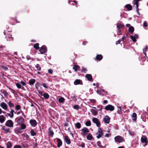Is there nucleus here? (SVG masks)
I'll return each mask as SVG.
<instances>
[{"mask_svg": "<svg viewBox=\"0 0 148 148\" xmlns=\"http://www.w3.org/2000/svg\"><path fill=\"white\" fill-rule=\"evenodd\" d=\"M75 126L77 128L79 129L81 127V124L79 123L78 122L76 124Z\"/></svg>", "mask_w": 148, "mask_h": 148, "instance_id": "obj_37", "label": "nucleus"}, {"mask_svg": "<svg viewBox=\"0 0 148 148\" xmlns=\"http://www.w3.org/2000/svg\"><path fill=\"white\" fill-rule=\"evenodd\" d=\"M115 141L118 143H122L123 141H124L123 138L120 136H118L115 137Z\"/></svg>", "mask_w": 148, "mask_h": 148, "instance_id": "obj_3", "label": "nucleus"}, {"mask_svg": "<svg viewBox=\"0 0 148 148\" xmlns=\"http://www.w3.org/2000/svg\"><path fill=\"white\" fill-rule=\"evenodd\" d=\"M7 41H12L13 40V38L12 37V35L10 34H8L5 37Z\"/></svg>", "mask_w": 148, "mask_h": 148, "instance_id": "obj_18", "label": "nucleus"}, {"mask_svg": "<svg viewBox=\"0 0 148 148\" xmlns=\"http://www.w3.org/2000/svg\"><path fill=\"white\" fill-rule=\"evenodd\" d=\"M0 106L5 110H6L7 108V105L4 102H2L0 104Z\"/></svg>", "mask_w": 148, "mask_h": 148, "instance_id": "obj_19", "label": "nucleus"}, {"mask_svg": "<svg viewBox=\"0 0 148 148\" xmlns=\"http://www.w3.org/2000/svg\"><path fill=\"white\" fill-rule=\"evenodd\" d=\"M80 68V66L78 65H75L73 69L76 72L77 71V69Z\"/></svg>", "mask_w": 148, "mask_h": 148, "instance_id": "obj_32", "label": "nucleus"}, {"mask_svg": "<svg viewBox=\"0 0 148 148\" xmlns=\"http://www.w3.org/2000/svg\"><path fill=\"white\" fill-rule=\"evenodd\" d=\"M1 68H2L3 69H4L5 71H6L8 69V68L4 65L1 66Z\"/></svg>", "mask_w": 148, "mask_h": 148, "instance_id": "obj_47", "label": "nucleus"}, {"mask_svg": "<svg viewBox=\"0 0 148 148\" xmlns=\"http://www.w3.org/2000/svg\"><path fill=\"white\" fill-rule=\"evenodd\" d=\"M21 108V106L19 105H18L16 106L15 108L17 110H19Z\"/></svg>", "mask_w": 148, "mask_h": 148, "instance_id": "obj_49", "label": "nucleus"}, {"mask_svg": "<svg viewBox=\"0 0 148 148\" xmlns=\"http://www.w3.org/2000/svg\"><path fill=\"white\" fill-rule=\"evenodd\" d=\"M120 42H121L119 40L116 42V45H117L119 44L120 43Z\"/></svg>", "mask_w": 148, "mask_h": 148, "instance_id": "obj_64", "label": "nucleus"}, {"mask_svg": "<svg viewBox=\"0 0 148 148\" xmlns=\"http://www.w3.org/2000/svg\"><path fill=\"white\" fill-rule=\"evenodd\" d=\"M103 58V56L101 54L98 55L97 56L96 58L97 60H101Z\"/></svg>", "mask_w": 148, "mask_h": 148, "instance_id": "obj_27", "label": "nucleus"}, {"mask_svg": "<svg viewBox=\"0 0 148 148\" xmlns=\"http://www.w3.org/2000/svg\"><path fill=\"white\" fill-rule=\"evenodd\" d=\"M82 132L81 133V134L83 136L86 135L89 132V130L88 128L85 127L82 129Z\"/></svg>", "mask_w": 148, "mask_h": 148, "instance_id": "obj_5", "label": "nucleus"}, {"mask_svg": "<svg viewBox=\"0 0 148 148\" xmlns=\"http://www.w3.org/2000/svg\"><path fill=\"white\" fill-rule=\"evenodd\" d=\"M23 134L24 135L25 137L27 139H28L30 138L29 136L27 134Z\"/></svg>", "mask_w": 148, "mask_h": 148, "instance_id": "obj_51", "label": "nucleus"}, {"mask_svg": "<svg viewBox=\"0 0 148 148\" xmlns=\"http://www.w3.org/2000/svg\"><path fill=\"white\" fill-rule=\"evenodd\" d=\"M125 7V8H126L129 11L131 10L132 9V6L130 4H127L126 5Z\"/></svg>", "mask_w": 148, "mask_h": 148, "instance_id": "obj_23", "label": "nucleus"}, {"mask_svg": "<svg viewBox=\"0 0 148 148\" xmlns=\"http://www.w3.org/2000/svg\"><path fill=\"white\" fill-rule=\"evenodd\" d=\"M105 109L107 110H110L112 111L114 110V107L111 105H108L105 107Z\"/></svg>", "mask_w": 148, "mask_h": 148, "instance_id": "obj_10", "label": "nucleus"}, {"mask_svg": "<svg viewBox=\"0 0 148 148\" xmlns=\"http://www.w3.org/2000/svg\"><path fill=\"white\" fill-rule=\"evenodd\" d=\"M64 140L67 144L69 145L71 143L70 139L68 138V136H65Z\"/></svg>", "mask_w": 148, "mask_h": 148, "instance_id": "obj_22", "label": "nucleus"}, {"mask_svg": "<svg viewBox=\"0 0 148 148\" xmlns=\"http://www.w3.org/2000/svg\"><path fill=\"white\" fill-rule=\"evenodd\" d=\"M5 125L9 127H12L13 125V123L11 120H9L6 122Z\"/></svg>", "mask_w": 148, "mask_h": 148, "instance_id": "obj_11", "label": "nucleus"}, {"mask_svg": "<svg viewBox=\"0 0 148 148\" xmlns=\"http://www.w3.org/2000/svg\"><path fill=\"white\" fill-rule=\"evenodd\" d=\"M73 108L74 109H76L77 110L80 109V108H79V106L77 105H74L73 107Z\"/></svg>", "mask_w": 148, "mask_h": 148, "instance_id": "obj_41", "label": "nucleus"}, {"mask_svg": "<svg viewBox=\"0 0 148 148\" xmlns=\"http://www.w3.org/2000/svg\"><path fill=\"white\" fill-rule=\"evenodd\" d=\"M39 49V51L42 54L45 53L47 51V48L45 45H42Z\"/></svg>", "mask_w": 148, "mask_h": 148, "instance_id": "obj_2", "label": "nucleus"}, {"mask_svg": "<svg viewBox=\"0 0 148 148\" xmlns=\"http://www.w3.org/2000/svg\"><path fill=\"white\" fill-rule=\"evenodd\" d=\"M48 132L49 133V135L52 137L54 135V132L51 127H50L49 128Z\"/></svg>", "mask_w": 148, "mask_h": 148, "instance_id": "obj_16", "label": "nucleus"}, {"mask_svg": "<svg viewBox=\"0 0 148 148\" xmlns=\"http://www.w3.org/2000/svg\"><path fill=\"white\" fill-rule=\"evenodd\" d=\"M35 82V80L34 79H31L29 81V84L30 85H33Z\"/></svg>", "mask_w": 148, "mask_h": 148, "instance_id": "obj_29", "label": "nucleus"}, {"mask_svg": "<svg viewBox=\"0 0 148 148\" xmlns=\"http://www.w3.org/2000/svg\"><path fill=\"white\" fill-rule=\"evenodd\" d=\"M92 121L94 123L96 124L97 127H100L101 125L100 123L99 120L97 118H93L92 119Z\"/></svg>", "mask_w": 148, "mask_h": 148, "instance_id": "obj_6", "label": "nucleus"}, {"mask_svg": "<svg viewBox=\"0 0 148 148\" xmlns=\"http://www.w3.org/2000/svg\"><path fill=\"white\" fill-rule=\"evenodd\" d=\"M42 85L45 88H48V86H47V85L46 84L44 83V84H43Z\"/></svg>", "mask_w": 148, "mask_h": 148, "instance_id": "obj_60", "label": "nucleus"}, {"mask_svg": "<svg viewBox=\"0 0 148 148\" xmlns=\"http://www.w3.org/2000/svg\"><path fill=\"white\" fill-rule=\"evenodd\" d=\"M148 48V46H146V47L143 49V53L145 54V55H146V52L147 51V49Z\"/></svg>", "mask_w": 148, "mask_h": 148, "instance_id": "obj_40", "label": "nucleus"}, {"mask_svg": "<svg viewBox=\"0 0 148 148\" xmlns=\"http://www.w3.org/2000/svg\"><path fill=\"white\" fill-rule=\"evenodd\" d=\"M124 27V25L123 24L120 23L118 24L117 25V27L118 29L123 28Z\"/></svg>", "mask_w": 148, "mask_h": 148, "instance_id": "obj_30", "label": "nucleus"}, {"mask_svg": "<svg viewBox=\"0 0 148 148\" xmlns=\"http://www.w3.org/2000/svg\"><path fill=\"white\" fill-rule=\"evenodd\" d=\"M90 102L92 103H96V101L94 99H91L90 100Z\"/></svg>", "mask_w": 148, "mask_h": 148, "instance_id": "obj_55", "label": "nucleus"}, {"mask_svg": "<svg viewBox=\"0 0 148 148\" xmlns=\"http://www.w3.org/2000/svg\"><path fill=\"white\" fill-rule=\"evenodd\" d=\"M30 133L31 135L32 136H36V133L33 130H31Z\"/></svg>", "mask_w": 148, "mask_h": 148, "instance_id": "obj_38", "label": "nucleus"}, {"mask_svg": "<svg viewBox=\"0 0 148 148\" xmlns=\"http://www.w3.org/2000/svg\"><path fill=\"white\" fill-rule=\"evenodd\" d=\"M21 125V127H20L21 130H24L26 127V126L25 124L22 123L21 125Z\"/></svg>", "mask_w": 148, "mask_h": 148, "instance_id": "obj_34", "label": "nucleus"}, {"mask_svg": "<svg viewBox=\"0 0 148 148\" xmlns=\"http://www.w3.org/2000/svg\"><path fill=\"white\" fill-rule=\"evenodd\" d=\"M10 132L9 129H5L4 130L5 133H7Z\"/></svg>", "mask_w": 148, "mask_h": 148, "instance_id": "obj_54", "label": "nucleus"}, {"mask_svg": "<svg viewBox=\"0 0 148 148\" xmlns=\"http://www.w3.org/2000/svg\"><path fill=\"white\" fill-rule=\"evenodd\" d=\"M118 33L119 35H120L121 34V31L120 30H119V29H118Z\"/></svg>", "mask_w": 148, "mask_h": 148, "instance_id": "obj_63", "label": "nucleus"}, {"mask_svg": "<svg viewBox=\"0 0 148 148\" xmlns=\"http://www.w3.org/2000/svg\"><path fill=\"white\" fill-rule=\"evenodd\" d=\"M141 141L142 143H145L147 145L148 142L147 137L145 136H143L141 138Z\"/></svg>", "mask_w": 148, "mask_h": 148, "instance_id": "obj_13", "label": "nucleus"}, {"mask_svg": "<svg viewBox=\"0 0 148 148\" xmlns=\"http://www.w3.org/2000/svg\"><path fill=\"white\" fill-rule=\"evenodd\" d=\"M16 86L18 88H21V84L19 83H16Z\"/></svg>", "mask_w": 148, "mask_h": 148, "instance_id": "obj_48", "label": "nucleus"}, {"mask_svg": "<svg viewBox=\"0 0 148 148\" xmlns=\"http://www.w3.org/2000/svg\"><path fill=\"white\" fill-rule=\"evenodd\" d=\"M86 138L87 140H91L92 139L93 137L91 134L89 133L87 135Z\"/></svg>", "mask_w": 148, "mask_h": 148, "instance_id": "obj_28", "label": "nucleus"}, {"mask_svg": "<svg viewBox=\"0 0 148 148\" xmlns=\"http://www.w3.org/2000/svg\"><path fill=\"white\" fill-rule=\"evenodd\" d=\"M29 123L31 125L34 127H35L37 125V123L36 120L34 119H30L29 120Z\"/></svg>", "mask_w": 148, "mask_h": 148, "instance_id": "obj_12", "label": "nucleus"}, {"mask_svg": "<svg viewBox=\"0 0 148 148\" xmlns=\"http://www.w3.org/2000/svg\"><path fill=\"white\" fill-rule=\"evenodd\" d=\"M10 114H8V115L10 116L11 118H12L14 116V113H10Z\"/></svg>", "mask_w": 148, "mask_h": 148, "instance_id": "obj_56", "label": "nucleus"}, {"mask_svg": "<svg viewBox=\"0 0 148 148\" xmlns=\"http://www.w3.org/2000/svg\"><path fill=\"white\" fill-rule=\"evenodd\" d=\"M8 105L10 107H14V105L11 101H10L8 103Z\"/></svg>", "mask_w": 148, "mask_h": 148, "instance_id": "obj_46", "label": "nucleus"}, {"mask_svg": "<svg viewBox=\"0 0 148 148\" xmlns=\"http://www.w3.org/2000/svg\"><path fill=\"white\" fill-rule=\"evenodd\" d=\"M39 44L38 43H37L33 45V47L36 50H38L39 49Z\"/></svg>", "mask_w": 148, "mask_h": 148, "instance_id": "obj_31", "label": "nucleus"}, {"mask_svg": "<svg viewBox=\"0 0 148 148\" xmlns=\"http://www.w3.org/2000/svg\"><path fill=\"white\" fill-rule=\"evenodd\" d=\"M21 129L20 127H16L15 130V132L17 134L18 133H21Z\"/></svg>", "mask_w": 148, "mask_h": 148, "instance_id": "obj_24", "label": "nucleus"}, {"mask_svg": "<svg viewBox=\"0 0 148 148\" xmlns=\"http://www.w3.org/2000/svg\"><path fill=\"white\" fill-rule=\"evenodd\" d=\"M134 27L133 26H131L129 27L128 29V31L129 32L132 34L134 32Z\"/></svg>", "mask_w": 148, "mask_h": 148, "instance_id": "obj_26", "label": "nucleus"}, {"mask_svg": "<svg viewBox=\"0 0 148 148\" xmlns=\"http://www.w3.org/2000/svg\"><path fill=\"white\" fill-rule=\"evenodd\" d=\"M131 117L133 120L134 121H136L137 118V115L136 113H133L131 115Z\"/></svg>", "mask_w": 148, "mask_h": 148, "instance_id": "obj_17", "label": "nucleus"}, {"mask_svg": "<svg viewBox=\"0 0 148 148\" xmlns=\"http://www.w3.org/2000/svg\"><path fill=\"white\" fill-rule=\"evenodd\" d=\"M13 148H21V147L20 145H16L14 146Z\"/></svg>", "mask_w": 148, "mask_h": 148, "instance_id": "obj_57", "label": "nucleus"}, {"mask_svg": "<svg viewBox=\"0 0 148 148\" xmlns=\"http://www.w3.org/2000/svg\"><path fill=\"white\" fill-rule=\"evenodd\" d=\"M36 67L38 71H40L41 69V67L38 64L36 65Z\"/></svg>", "mask_w": 148, "mask_h": 148, "instance_id": "obj_45", "label": "nucleus"}, {"mask_svg": "<svg viewBox=\"0 0 148 148\" xmlns=\"http://www.w3.org/2000/svg\"><path fill=\"white\" fill-rule=\"evenodd\" d=\"M98 134V135L97 136V138H99L102 136L103 134L101 128L99 127L98 132L96 134Z\"/></svg>", "mask_w": 148, "mask_h": 148, "instance_id": "obj_8", "label": "nucleus"}, {"mask_svg": "<svg viewBox=\"0 0 148 148\" xmlns=\"http://www.w3.org/2000/svg\"><path fill=\"white\" fill-rule=\"evenodd\" d=\"M97 92L98 94H99V95H101L102 96H103L104 95H103V94H102V93L101 92V91L100 90H97Z\"/></svg>", "mask_w": 148, "mask_h": 148, "instance_id": "obj_52", "label": "nucleus"}, {"mask_svg": "<svg viewBox=\"0 0 148 148\" xmlns=\"http://www.w3.org/2000/svg\"><path fill=\"white\" fill-rule=\"evenodd\" d=\"M38 93L41 96L43 95V92H42V91H38Z\"/></svg>", "mask_w": 148, "mask_h": 148, "instance_id": "obj_62", "label": "nucleus"}, {"mask_svg": "<svg viewBox=\"0 0 148 148\" xmlns=\"http://www.w3.org/2000/svg\"><path fill=\"white\" fill-rule=\"evenodd\" d=\"M86 77L89 81H91L92 79V77L91 74H86L85 76Z\"/></svg>", "mask_w": 148, "mask_h": 148, "instance_id": "obj_20", "label": "nucleus"}, {"mask_svg": "<svg viewBox=\"0 0 148 148\" xmlns=\"http://www.w3.org/2000/svg\"><path fill=\"white\" fill-rule=\"evenodd\" d=\"M20 83L23 86H25L26 85L25 83L22 81Z\"/></svg>", "mask_w": 148, "mask_h": 148, "instance_id": "obj_59", "label": "nucleus"}, {"mask_svg": "<svg viewBox=\"0 0 148 148\" xmlns=\"http://www.w3.org/2000/svg\"><path fill=\"white\" fill-rule=\"evenodd\" d=\"M86 125L87 126H90L91 125V122L90 121H87L85 123Z\"/></svg>", "mask_w": 148, "mask_h": 148, "instance_id": "obj_42", "label": "nucleus"}, {"mask_svg": "<svg viewBox=\"0 0 148 148\" xmlns=\"http://www.w3.org/2000/svg\"><path fill=\"white\" fill-rule=\"evenodd\" d=\"M43 96L44 97L47 99H48L49 97V95L47 93L43 94Z\"/></svg>", "mask_w": 148, "mask_h": 148, "instance_id": "obj_39", "label": "nucleus"}, {"mask_svg": "<svg viewBox=\"0 0 148 148\" xmlns=\"http://www.w3.org/2000/svg\"><path fill=\"white\" fill-rule=\"evenodd\" d=\"M1 92L4 94V96L5 97H7L8 96V93L5 90H2L1 91Z\"/></svg>", "mask_w": 148, "mask_h": 148, "instance_id": "obj_33", "label": "nucleus"}, {"mask_svg": "<svg viewBox=\"0 0 148 148\" xmlns=\"http://www.w3.org/2000/svg\"><path fill=\"white\" fill-rule=\"evenodd\" d=\"M141 0H134V5H136V11L137 13H139V8H138L139 6V1H140Z\"/></svg>", "mask_w": 148, "mask_h": 148, "instance_id": "obj_9", "label": "nucleus"}, {"mask_svg": "<svg viewBox=\"0 0 148 148\" xmlns=\"http://www.w3.org/2000/svg\"><path fill=\"white\" fill-rule=\"evenodd\" d=\"M97 145L99 147H102V146L101 145V143L100 141H98L97 142Z\"/></svg>", "mask_w": 148, "mask_h": 148, "instance_id": "obj_50", "label": "nucleus"}, {"mask_svg": "<svg viewBox=\"0 0 148 148\" xmlns=\"http://www.w3.org/2000/svg\"><path fill=\"white\" fill-rule=\"evenodd\" d=\"M130 38L132 39V41L134 42H136V38H135V37H134L132 36H131L130 37Z\"/></svg>", "mask_w": 148, "mask_h": 148, "instance_id": "obj_43", "label": "nucleus"}, {"mask_svg": "<svg viewBox=\"0 0 148 148\" xmlns=\"http://www.w3.org/2000/svg\"><path fill=\"white\" fill-rule=\"evenodd\" d=\"M74 84L75 85L79 84L82 85L83 82L81 80H80L79 79H76L74 81Z\"/></svg>", "mask_w": 148, "mask_h": 148, "instance_id": "obj_14", "label": "nucleus"}, {"mask_svg": "<svg viewBox=\"0 0 148 148\" xmlns=\"http://www.w3.org/2000/svg\"><path fill=\"white\" fill-rule=\"evenodd\" d=\"M5 119L3 115H0V122L1 123H3L5 121Z\"/></svg>", "mask_w": 148, "mask_h": 148, "instance_id": "obj_25", "label": "nucleus"}, {"mask_svg": "<svg viewBox=\"0 0 148 148\" xmlns=\"http://www.w3.org/2000/svg\"><path fill=\"white\" fill-rule=\"evenodd\" d=\"M100 107H101L100 109H99L97 111L96 110V107H92L93 108H94L95 109H91L90 110V111L92 113V115H93L94 116H96L97 115V112L98 111H101V110L102 109V106H100Z\"/></svg>", "mask_w": 148, "mask_h": 148, "instance_id": "obj_1", "label": "nucleus"}, {"mask_svg": "<svg viewBox=\"0 0 148 148\" xmlns=\"http://www.w3.org/2000/svg\"><path fill=\"white\" fill-rule=\"evenodd\" d=\"M57 142L58 143L57 147L59 148L62 145V142L61 140L59 138H58L57 139Z\"/></svg>", "mask_w": 148, "mask_h": 148, "instance_id": "obj_21", "label": "nucleus"}, {"mask_svg": "<svg viewBox=\"0 0 148 148\" xmlns=\"http://www.w3.org/2000/svg\"><path fill=\"white\" fill-rule=\"evenodd\" d=\"M143 26L145 27H147V24L146 22H144L143 23Z\"/></svg>", "mask_w": 148, "mask_h": 148, "instance_id": "obj_61", "label": "nucleus"}, {"mask_svg": "<svg viewBox=\"0 0 148 148\" xmlns=\"http://www.w3.org/2000/svg\"><path fill=\"white\" fill-rule=\"evenodd\" d=\"M15 121H16L17 124L19 125L23 123L25 120L23 118L21 117L20 118L18 117H16L15 119Z\"/></svg>", "mask_w": 148, "mask_h": 148, "instance_id": "obj_4", "label": "nucleus"}, {"mask_svg": "<svg viewBox=\"0 0 148 148\" xmlns=\"http://www.w3.org/2000/svg\"><path fill=\"white\" fill-rule=\"evenodd\" d=\"M87 71V70L86 68H84V67H82V69L81 71V72H85V71Z\"/></svg>", "mask_w": 148, "mask_h": 148, "instance_id": "obj_53", "label": "nucleus"}, {"mask_svg": "<svg viewBox=\"0 0 148 148\" xmlns=\"http://www.w3.org/2000/svg\"><path fill=\"white\" fill-rule=\"evenodd\" d=\"M14 19L12 18H10L8 20V21L9 22V23L10 24H11L12 25H13L14 24V23H12V22H11V21L12 20H13Z\"/></svg>", "mask_w": 148, "mask_h": 148, "instance_id": "obj_44", "label": "nucleus"}, {"mask_svg": "<svg viewBox=\"0 0 148 148\" xmlns=\"http://www.w3.org/2000/svg\"><path fill=\"white\" fill-rule=\"evenodd\" d=\"M98 134V135L97 136V138H99L102 136L103 134L101 128L99 127L98 132L96 134Z\"/></svg>", "mask_w": 148, "mask_h": 148, "instance_id": "obj_7", "label": "nucleus"}, {"mask_svg": "<svg viewBox=\"0 0 148 148\" xmlns=\"http://www.w3.org/2000/svg\"><path fill=\"white\" fill-rule=\"evenodd\" d=\"M65 101L64 99L62 97H61L60 98L58 99V101L60 103H63L64 101Z\"/></svg>", "mask_w": 148, "mask_h": 148, "instance_id": "obj_36", "label": "nucleus"}, {"mask_svg": "<svg viewBox=\"0 0 148 148\" xmlns=\"http://www.w3.org/2000/svg\"><path fill=\"white\" fill-rule=\"evenodd\" d=\"M103 120L105 123H109L110 121V118L108 116H105Z\"/></svg>", "mask_w": 148, "mask_h": 148, "instance_id": "obj_15", "label": "nucleus"}, {"mask_svg": "<svg viewBox=\"0 0 148 148\" xmlns=\"http://www.w3.org/2000/svg\"><path fill=\"white\" fill-rule=\"evenodd\" d=\"M53 71L52 70L49 69L48 70V72L49 73L52 74L53 73Z\"/></svg>", "mask_w": 148, "mask_h": 148, "instance_id": "obj_58", "label": "nucleus"}, {"mask_svg": "<svg viewBox=\"0 0 148 148\" xmlns=\"http://www.w3.org/2000/svg\"><path fill=\"white\" fill-rule=\"evenodd\" d=\"M12 147V144L10 142H8L7 143V148H11Z\"/></svg>", "mask_w": 148, "mask_h": 148, "instance_id": "obj_35", "label": "nucleus"}]
</instances>
